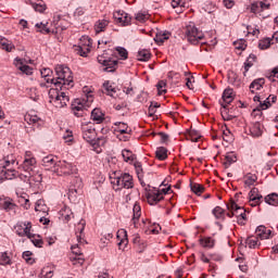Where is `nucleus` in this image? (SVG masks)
Listing matches in <instances>:
<instances>
[{
	"label": "nucleus",
	"instance_id": "obj_27",
	"mask_svg": "<svg viewBox=\"0 0 278 278\" xmlns=\"http://www.w3.org/2000/svg\"><path fill=\"white\" fill-rule=\"evenodd\" d=\"M250 134L253 138H260V136H262V124H260V122L252 124Z\"/></svg>",
	"mask_w": 278,
	"mask_h": 278
},
{
	"label": "nucleus",
	"instance_id": "obj_21",
	"mask_svg": "<svg viewBox=\"0 0 278 278\" xmlns=\"http://www.w3.org/2000/svg\"><path fill=\"white\" fill-rule=\"evenodd\" d=\"M14 66L25 75H31V73H34V70L29 65L23 64V60L18 58L14 60Z\"/></svg>",
	"mask_w": 278,
	"mask_h": 278
},
{
	"label": "nucleus",
	"instance_id": "obj_10",
	"mask_svg": "<svg viewBox=\"0 0 278 278\" xmlns=\"http://www.w3.org/2000/svg\"><path fill=\"white\" fill-rule=\"evenodd\" d=\"M15 233L20 236V238H31V224L30 222H18L15 226Z\"/></svg>",
	"mask_w": 278,
	"mask_h": 278
},
{
	"label": "nucleus",
	"instance_id": "obj_64",
	"mask_svg": "<svg viewBox=\"0 0 278 278\" xmlns=\"http://www.w3.org/2000/svg\"><path fill=\"white\" fill-rule=\"evenodd\" d=\"M118 233H124V238L121 240V242L118 243V245L121 247V244H125V247H127V231L126 230H122V231H118Z\"/></svg>",
	"mask_w": 278,
	"mask_h": 278
},
{
	"label": "nucleus",
	"instance_id": "obj_47",
	"mask_svg": "<svg viewBox=\"0 0 278 278\" xmlns=\"http://www.w3.org/2000/svg\"><path fill=\"white\" fill-rule=\"evenodd\" d=\"M41 73V77H43V79L47 81V84H51V75H53V71H51V68H42L40 71Z\"/></svg>",
	"mask_w": 278,
	"mask_h": 278
},
{
	"label": "nucleus",
	"instance_id": "obj_13",
	"mask_svg": "<svg viewBox=\"0 0 278 278\" xmlns=\"http://www.w3.org/2000/svg\"><path fill=\"white\" fill-rule=\"evenodd\" d=\"M34 166H36V157H34L31 151H26L21 168H23V170L26 173H29V170H34Z\"/></svg>",
	"mask_w": 278,
	"mask_h": 278
},
{
	"label": "nucleus",
	"instance_id": "obj_15",
	"mask_svg": "<svg viewBox=\"0 0 278 278\" xmlns=\"http://www.w3.org/2000/svg\"><path fill=\"white\" fill-rule=\"evenodd\" d=\"M266 10H270V2L267 0L255 1L251 4V12L253 14H260V12H264Z\"/></svg>",
	"mask_w": 278,
	"mask_h": 278
},
{
	"label": "nucleus",
	"instance_id": "obj_34",
	"mask_svg": "<svg viewBox=\"0 0 278 278\" xmlns=\"http://www.w3.org/2000/svg\"><path fill=\"white\" fill-rule=\"evenodd\" d=\"M28 239L33 242L34 247L42 249V244H45V242L42 241V238L39 235H34L30 232V237H28Z\"/></svg>",
	"mask_w": 278,
	"mask_h": 278
},
{
	"label": "nucleus",
	"instance_id": "obj_26",
	"mask_svg": "<svg viewBox=\"0 0 278 278\" xmlns=\"http://www.w3.org/2000/svg\"><path fill=\"white\" fill-rule=\"evenodd\" d=\"M238 162V156L236 155L235 152H227L225 155V162L224 166L225 168H229L231 164H236Z\"/></svg>",
	"mask_w": 278,
	"mask_h": 278
},
{
	"label": "nucleus",
	"instance_id": "obj_46",
	"mask_svg": "<svg viewBox=\"0 0 278 278\" xmlns=\"http://www.w3.org/2000/svg\"><path fill=\"white\" fill-rule=\"evenodd\" d=\"M256 56L255 54H250L248 60L244 63V77H247V73H249V68H251V66H253V62L255 61Z\"/></svg>",
	"mask_w": 278,
	"mask_h": 278
},
{
	"label": "nucleus",
	"instance_id": "obj_6",
	"mask_svg": "<svg viewBox=\"0 0 278 278\" xmlns=\"http://www.w3.org/2000/svg\"><path fill=\"white\" fill-rule=\"evenodd\" d=\"M90 49H92V39L88 36H81L78 46H74L75 53L81 58H88Z\"/></svg>",
	"mask_w": 278,
	"mask_h": 278
},
{
	"label": "nucleus",
	"instance_id": "obj_32",
	"mask_svg": "<svg viewBox=\"0 0 278 278\" xmlns=\"http://www.w3.org/2000/svg\"><path fill=\"white\" fill-rule=\"evenodd\" d=\"M243 179H244V186H247L248 188H251V186H253L255 181H257V175L248 173L243 177Z\"/></svg>",
	"mask_w": 278,
	"mask_h": 278
},
{
	"label": "nucleus",
	"instance_id": "obj_14",
	"mask_svg": "<svg viewBox=\"0 0 278 278\" xmlns=\"http://www.w3.org/2000/svg\"><path fill=\"white\" fill-rule=\"evenodd\" d=\"M60 161H58V157L53 155L45 156L41 161L42 166L46 168V170H51V173L55 174V169L58 168V164Z\"/></svg>",
	"mask_w": 278,
	"mask_h": 278
},
{
	"label": "nucleus",
	"instance_id": "obj_12",
	"mask_svg": "<svg viewBox=\"0 0 278 278\" xmlns=\"http://www.w3.org/2000/svg\"><path fill=\"white\" fill-rule=\"evenodd\" d=\"M228 210H231V213H227L228 218H242V220H247V211L244 207L239 206L236 202L230 203Z\"/></svg>",
	"mask_w": 278,
	"mask_h": 278
},
{
	"label": "nucleus",
	"instance_id": "obj_9",
	"mask_svg": "<svg viewBox=\"0 0 278 278\" xmlns=\"http://www.w3.org/2000/svg\"><path fill=\"white\" fill-rule=\"evenodd\" d=\"M73 173H75V167L73 164L66 161H59V164L54 169V175H58V177H64V175H73Z\"/></svg>",
	"mask_w": 278,
	"mask_h": 278
},
{
	"label": "nucleus",
	"instance_id": "obj_50",
	"mask_svg": "<svg viewBox=\"0 0 278 278\" xmlns=\"http://www.w3.org/2000/svg\"><path fill=\"white\" fill-rule=\"evenodd\" d=\"M24 119L26 121V123H28V125H36V123L40 121V117H38L37 115L26 114L24 116Z\"/></svg>",
	"mask_w": 278,
	"mask_h": 278
},
{
	"label": "nucleus",
	"instance_id": "obj_8",
	"mask_svg": "<svg viewBox=\"0 0 278 278\" xmlns=\"http://www.w3.org/2000/svg\"><path fill=\"white\" fill-rule=\"evenodd\" d=\"M83 138L86 142H94L97 140V129L94 128V124L85 123L81 125Z\"/></svg>",
	"mask_w": 278,
	"mask_h": 278
},
{
	"label": "nucleus",
	"instance_id": "obj_42",
	"mask_svg": "<svg viewBox=\"0 0 278 278\" xmlns=\"http://www.w3.org/2000/svg\"><path fill=\"white\" fill-rule=\"evenodd\" d=\"M265 203L267 205H278V194L277 193H270L265 197Z\"/></svg>",
	"mask_w": 278,
	"mask_h": 278
},
{
	"label": "nucleus",
	"instance_id": "obj_20",
	"mask_svg": "<svg viewBox=\"0 0 278 278\" xmlns=\"http://www.w3.org/2000/svg\"><path fill=\"white\" fill-rule=\"evenodd\" d=\"M147 199L150 205H156V203H160V201L164 199V195L162 194V191H154V192H149L147 194Z\"/></svg>",
	"mask_w": 278,
	"mask_h": 278
},
{
	"label": "nucleus",
	"instance_id": "obj_29",
	"mask_svg": "<svg viewBox=\"0 0 278 278\" xmlns=\"http://www.w3.org/2000/svg\"><path fill=\"white\" fill-rule=\"evenodd\" d=\"M140 216H142V208L140 204L136 202L132 207V223L136 225L137 220H140Z\"/></svg>",
	"mask_w": 278,
	"mask_h": 278
},
{
	"label": "nucleus",
	"instance_id": "obj_7",
	"mask_svg": "<svg viewBox=\"0 0 278 278\" xmlns=\"http://www.w3.org/2000/svg\"><path fill=\"white\" fill-rule=\"evenodd\" d=\"M98 62L102 66H104L103 71L104 73H114L116 71V66L118 64V61L112 60L108 56V53H103L102 55H98Z\"/></svg>",
	"mask_w": 278,
	"mask_h": 278
},
{
	"label": "nucleus",
	"instance_id": "obj_30",
	"mask_svg": "<svg viewBox=\"0 0 278 278\" xmlns=\"http://www.w3.org/2000/svg\"><path fill=\"white\" fill-rule=\"evenodd\" d=\"M250 201H252L253 203H260V201H262L263 197L262 194H260V190L257 188H252L250 193Z\"/></svg>",
	"mask_w": 278,
	"mask_h": 278
},
{
	"label": "nucleus",
	"instance_id": "obj_16",
	"mask_svg": "<svg viewBox=\"0 0 278 278\" xmlns=\"http://www.w3.org/2000/svg\"><path fill=\"white\" fill-rule=\"evenodd\" d=\"M71 250H72V253L76 255L75 257H71L74 266H83L84 257H81V249H79V244L72 245Z\"/></svg>",
	"mask_w": 278,
	"mask_h": 278
},
{
	"label": "nucleus",
	"instance_id": "obj_25",
	"mask_svg": "<svg viewBox=\"0 0 278 278\" xmlns=\"http://www.w3.org/2000/svg\"><path fill=\"white\" fill-rule=\"evenodd\" d=\"M108 25H110V20H98L94 24L96 34H101V31H105V29H108Z\"/></svg>",
	"mask_w": 278,
	"mask_h": 278
},
{
	"label": "nucleus",
	"instance_id": "obj_18",
	"mask_svg": "<svg viewBox=\"0 0 278 278\" xmlns=\"http://www.w3.org/2000/svg\"><path fill=\"white\" fill-rule=\"evenodd\" d=\"M2 168H16L18 166V162H16V156L14 154L7 155L2 161H0Z\"/></svg>",
	"mask_w": 278,
	"mask_h": 278
},
{
	"label": "nucleus",
	"instance_id": "obj_54",
	"mask_svg": "<svg viewBox=\"0 0 278 278\" xmlns=\"http://www.w3.org/2000/svg\"><path fill=\"white\" fill-rule=\"evenodd\" d=\"M35 27L38 31H40V34H51V30L47 27V24L37 23Z\"/></svg>",
	"mask_w": 278,
	"mask_h": 278
},
{
	"label": "nucleus",
	"instance_id": "obj_45",
	"mask_svg": "<svg viewBox=\"0 0 278 278\" xmlns=\"http://www.w3.org/2000/svg\"><path fill=\"white\" fill-rule=\"evenodd\" d=\"M122 157L124 162H134L136 160V155L130 150H123Z\"/></svg>",
	"mask_w": 278,
	"mask_h": 278
},
{
	"label": "nucleus",
	"instance_id": "obj_57",
	"mask_svg": "<svg viewBox=\"0 0 278 278\" xmlns=\"http://www.w3.org/2000/svg\"><path fill=\"white\" fill-rule=\"evenodd\" d=\"M235 49L244 51L247 49V41L244 39H240L239 41H235Z\"/></svg>",
	"mask_w": 278,
	"mask_h": 278
},
{
	"label": "nucleus",
	"instance_id": "obj_58",
	"mask_svg": "<svg viewBox=\"0 0 278 278\" xmlns=\"http://www.w3.org/2000/svg\"><path fill=\"white\" fill-rule=\"evenodd\" d=\"M80 226V228H78V232L80 235H77V241L79 244H81V233H84V229L86 228V222L81 220L78 224V227Z\"/></svg>",
	"mask_w": 278,
	"mask_h": 278
},
{
	"label": "nucleus",
	"instance_id": "obj_43",
	"mask_svg": "<svg viewBox=\"0 0 278 278\" xmlns=\"http://www.w3.org/2000/svg\"><path fill=\"white\" fill-rule=\"evenodd\" d=\"M190 188L194 192V194H198V197H201V194H203V192L205 191V187L197 182H191Z\"/></svg>",
	"mask_w": 278,
	"mask_h": 278
},
{
	"label": "nucleus",
	"instance_id": "obj_3",
	"mask_svg": "<svg viewBox=\"0 0 278 278\" xmlns=\"http://www.w3.org/2000/svg\"><path fill=\"white\" fill-rule=\"evenodd\" d=\"M49 99L50 103L58 110H62V108H66L68 105V101H71V98L66 92L62 91L59 87H52L49 90Z\"/></svg>",
	"mask_w": 278,
	"mask_h": 278
},
{
	"label": "nucleus",
	"instance_id": "obj_17",
	"mask_svg": "<svg viewBox=\"0 0 278 278\" xmlns=\"http://www.w3.org/2000/svg\"><path fill=\"white\" fill-rule=\"evenodd\" d=\"M113 17L117 23H121V25L127 26L131 23V16L127 14L125 11H117L113 13Z\"/></svg>",
	"mask_w": 278,
	"mask_h": 278
},
{
	"label": "nucleus",
	"instance_id": "obj_53",
	"mask_svg": "<svg viewBox=\"0 0 278 278\" xmlns=\"http://www.w3.org/2000/svg\"><path fill=\"white\" fill-rule=\"evenodd\" d=\"M213 215L215 216V218L220 219V218H225V210H223V207L220 206H216L213 210Z\"/></svg>",
	"mask_w": 278,
	"mask_h": 278
},
{
	"label": "nucleus",
	"instance_id": "obj_48",
	"mask_svg": "<svg viewBox=\"0 0 278 278\" xmlns=\"http://www.w3.org/2000/svg\"><path fill=\"white\" fill-rule=\"evenodd\" d=\"M200 244L204 249H212L214 247V239H212L210 237L208 238H204V239H200Z\"/></svg>",
	"mask_w": 278,
	"mask_h": 278
},
{
	"label": "nucleus",
	"instance_id": "obj_24",
	"mask_svg": "<svg viewBox=\"0 0 278 278\" xmlns=\"http://www.w3.org/2000/svg\"><path fill=\"white\" fill-rule=\"evenodd\" d=\"M266 84V79L256 78L250 84V91L255 94L256 90H262L263 86Z\"/></svg>",
	"mask_w": 278,
	"mask_h": 278
},
{
	"label": "nucleus",
	"instance_id": "obj_40",
	"mask_svg": "<svg viewBox=\"0 0 278 278\" xmlns=\"http://www.w3.org/2000/svg\"><path fill=\"white\" fill-rule=\"evenodd\" d=\"M155 155L157 160L164 161L166 157H168V150L164 147L157 148Z\"/></svg>",
	"mask_w": 278,
	"mask_h": 278
},
{
	"label": "nucleus",
	"instance_id": "obj_55",
	"mask_svg": "<svg viewBox=\"0 0 278 278\" xmlns=\"http://www.w3.org/2000/svg\"><path fill=\"white\" fill-rule=\"evenodd\" d=\"M159 96L166 94V81L160 80L156 85Z\"/></svg>",
	"mask_w": 278,
	"mask_h": 278
},
{
	"label": "nucleus",
	"instance_id": "obj_38",
	"mask_svg": "<svg viewBox=\"0 0 278 278\" xmlns=\"http://www.w3.org/2000/svg\"><path fill=\"white\" fill-rule=\"evenodd\" d=\"M61 216H62V218L65 220V223H68V220H71V218L74 217L73 211L71 210V207L65 206V207L61 211Z\"/></svg>",
	"mask_w": 278,
	"mask_h": 278
},
{
	"label": "nucleus",
	"instance_id": "obj_61",
	"mask_svg": "<svg viewBox=\"0 0 278 278\" xmlns=\"http://www.w3.org/2000/svg\"><path fill=\"white\" fill-rule=\"evenodd\" d=\"M23 260H25V262H26V264H34V258H31V252H29V251H25L24 253H23Z\"/></svg>",
	"mask_w": 278,
	"mask_h": 278
},
{
	"label": "nucleus",
	"instance_id": "obj_23",
	"mask_svg": "<svg viewBox=\"0 0 278 278\" xmlns=\"http://www.w3.org/2000/svg\"><path fill=\"white\" fill-rule=\"evenodd\" d=\"M271 233H273V231L270 229H267L265 226H258L256 228V236L261 240H268V238H270Z\"/></svg>",
	"mask_w": 278,
	"mask_h": 278
},
{
	"label": "nucleus",
	"instance_id": "obj_2",
	"mask_svg": "<svg viewBox=\"0 0 278 278\" xmlns=\"http://www.w3.org/2000/svg\"><path fill=\"white\" fill-rule=\"evenodd\" d=\"M111 184L116 192L118 190H131L134 188V177L128 173L121 174L119 176H116V173H114V176H111Z\"/></svg>",
	"mask_w": 278,
	"mask_h": 278
},
{
	"label": "nucleus",
	"instance_id": "obj_39",
	"mask_svg": "<svg viewBox=\"0 0 278 278\" xmlns=\"http://www.w3.org/2000/svg\"><path fill=\"white\" fill-rule=\"evenodd\" d=\"M245 244L249 247V249H257L260 245V239H257V237H249L245 240Z\"/></svg>",
	"mask_w": 278,
	"mask_h": 278
},
{
	"label": "nucleus",
	"instance_id": "obj_60",
	"mask_svg": "<svg viewBox=\"0 0 278 278\" xmlns=\"http://www.w3.org/2000/svg\"><path fill=\"white\" fill-rule=\"evenodd\" d=\"M116 51L118 55L122 58V60H127V56L129 55V53L127 52V49L123 47H117Z\"/></svg>",
	"mask_w": 278,
	"mask_h": 278
},
{
	"label": "nucleus",
	"instance_id": "obj_44",
	"mask_svg": "<svg viewBox=\"0 0 278 278\" xmlns=\"http://www.w3.org/2000/svg\"><path fill=\"white\" fill-rule=\"evenodd\" d=\"M12 265V260L8 255V252L0 253V266H10Z\"/></svg>",
	"mask_w": 278,
	"mask_h": 278
},
{
	"label": "nucleus",
	"instance_id": "obj_19",
	"mask_svg": "<svg viewBox=\"0 0 278 278\" xmlns=\"http://www.w3.org/2000/svg\"><path fill=\"white\" fill-rule=\"evenodd\" d=\"M103 88L105 90V94L112 97V99H117L118 92H121V89L114 87V84L110 83V80H106L103 84Z\"/></svg>",
	"mask_w": 278,
	"mask_h": 278
},
{
	"label": "nucleus",
	"instance_id": "obj_59",
	"mask_svg": "<svg viewBox=\"0 0 278 278\" xmlns=\"http://www.w3.org/2000/svg\"><path fill=\"white\" fill-rule=\"evenodd\" d=\"M136 21L139 23H144L146 21H149V14L139 12L136 14Z\"/></svg>",
	"mask_w": 278,
	"mask_h": 278
},
{
	"label": "nucleus",
	"instance_id": "obj_41",
	"mask_svg": "<svg viewBox=\"0 0 278 278\" xmlns=\"http://www.w3.org/2000/svg\"><path fill=\"white\" fill-rule=\"evenodd\" d=\"M35 212H42V214H47V212H49L47 204H45V200H38L36 202Z\"/></svg>",
	"mask_w": 278,
	"mask_h": 278
},
{
	"label": "nucleus",
	"instance_id": "obj_31",
	"mask_svg": "<svg viewBox=\"0 0 278 278\" xmlns=\"http://www.w3.org/2000/svg\"><path fill=\"white\" fill-rule=\"evenodd\" d=\"M91 118L99 125L103 123L104 117H103V112L100 111V109H93L91 111Z\"/></svg>",
	"mask_w": 278,
	"mask_h": 278
},
{
	"label": "nucleus",
	"instance_id": "obj_1",
	"mask_svg": "<svg viewBox=\"0 0 278 278\" xmlns=\"http://www.w3.org/2000/svg\"><path fill=\"white\" fill-rule=\"evenodd\" d=\"M55 75L56 77L51 79V84H53L54 88H60V90L66 88V86L73 88V72H71L68 66L56 65Z\"/></svg>",
	"mask_w": 278,
	"mask_h": 278
},
{
	"label": "nucleus",
	"instance_id": "obj_4",
	"mask_svg": "<svg viewBox=\"0 0 278 278\" xmlns=\"http://www.w3.org/2000/svg\"><path fill=\"white\" fill-rule=\"evenodd\" d=\"M92 94L88 93L83 99H76L72 103V112L77 118H81L84 116V111L88 110L92 103Z\"/></svg>",
	"mask_w": 278,
	"mask_h": 278
},
{
	"label": "nucleus",
	"instance_id": "obj_56",
	"mask_svg": "<svg viewBox=\"0 0 278 278\" xmlns=\"http://www.w3.org/2000/svg\"><path fill=\"white\" fill-rule=\"evenodd\" d=\"M53 277V270L49 267H43L40 273V278H51Z\"/></svg>",
	"mask_w": 278,
	"mask_h": 278
},
{
	"label": "nucleus",
	"instance_id": "obj_52",
	"mask_svg": "<svg viewBox=\"0 0 278 278\" xmlns=\"http://www.w3.org/2000/svg\"><path fill=\"white\" fill-rule=\"evenodd\" d=\"M222 108L223 110L220 112L224 121H233V115H229V113L227 112V104L222 103Z\"/></svg>",
	"mask_w": 278,
	"mask_h": 278
},
{
	"label": "nucleus",
	"instance_id": "obj_33",
	"mask_svg": "<svg viewBox=\"0 0 278 278\" xmlns=\"http://www.w3.org/2000/svg\"><path fill=\"white\" fill-rule=\"evenodd\" d=\"M170 38V33L168 31H159L156 33V36L154 37L155 42L159 45H162L164 40H168Z\"/></svg>",
	"mask_w": 278,
	"mask_h": 278
},
{
	"label": "nucleus",
	"instance_id": "obj_5",
	"mask_svg": "<svg viewBox=\"0 0 278 278\" xmlns=\"http://www.w3.org/2000/svg\"><path fill=\"white\" fill-rule=\"evenodd\" d=\"M185 36L191 45H199V40H203V31L199 30L194 24L187 25Z\"/></svg>",
	"mask_w": 278,
	"mask_h": 278
},
{
	"label": "nucleus",
	"instance_id": "obj_37",
	"mask_svg": "<svg viewBox=\"0 0 278 278\" xmlns=\"http://www.w3.org/2000/svg\"><path fill=\"white\" fill-rule=\"evenodd\" d=\"M2 173H4L5 179H15V177H18V172H16V169H14V167H9V168L2 170Z\"/></svg>",
	"mask_w": 278,
	"mask_h": 278
},
{
	"label": "nucleus",
	"instance_id": "obj_22",
	"mask_svg": "<svg viewBox=\"0 0 278 278\" xmlns=\"http://www.w3.org/2000/svg\"><path fill=\"white\" fill-rule=\"evenodd\" d=\"M235 97L236 94H233V89H225L222 96L223 102H220V104L224 103V105H229V103L233 101Z\"/></svg>",
	"mask_w": 278,
	"mask_h": 278
},
{
	"label": "nucleus",
	"instance_id": "obj_63",
	"mask_svg": "<svg viewBox=\"0 0 278 278\" xmlns=\"http://www.w3.org/2000/svg\"><path fill=\"white\" fill-rule=\"evenodd\" d=\"M270 97L266 98L264 101L261 102V109L262 110H268L270 108Z\"/></svg>",
	"mask_w": 278,
	"mask_h": 278
},
{
	"label": "nucleus",
	"instance_id": "obj_28",
	"mask_svg": "<svg viewBox=\"0 0 278 278\" xmlns=\"http://www.w3.org/2000/svg\"><path fill=\"white\" fill-rule=\"evenodd\" d=\"M0 49H3L4 51H7L8 53L14 51L15 47L12 42H10V40H8L7 38H1L0 37Z\"/></svg>",
	"mask_w": 278,
	"mask_h": 278
},
{
	"label": "nucleus",
	"instance_id": "obj_11",
	"mask_svg": "<svg viewBox=\"0 0 278 278\" xmlns=\"http://www.w3.org/2000/svg\"><path fill=\"white\" fill-rule=\"evenodd\" d=\"M0 210L8 212L9 214H16V210H18V205L14 203V200L8 197H0Z\"/></svg>",
	"mask_w": 278,
	"mask_h": 278
},
{
	"label": "nucleus",
	"instance_id": "obj_35",
	"mask_svg": "<svg viewBox=\"0 0 278 278\" xmlns=\"http://www.w3.org/2000/svg\"><path fill=\"white\" fill-rule=\"evenodd\" d=\"M151 59V52L149 50H140L137 54L139 62H149Z\"/></svg>",
	"mask_w": 278,
	"mask_h": 278
},
{
	"label": "nucleus",
	"instance_id": "obj_51",
	"mask_svg": "<svg viewBox=\"0 0 278 278\" xmlns=\"http://www.w3.org/2000/svg\"><path fill=\"white\" fill-rule=\"evenodd\" d=\"M189 136L191 139V142H199L200 138H201V132L197 129H191L189 131Z\"/></svg>",
	"mask_w": 278,
	"mask_h": 278
},
{
	"label": "nucleus",
	"instance_id": "obj_36",
	"mask_svg": "<svg viewBox=\"0 0 278 278\" xmlns=\"http://www.w3.org/2000/svg\"><path fill=\"white\" fill-rule=\"evenodd\" d=\"M115 126L117 127L116 129L117 134H131L129 126H127V124L123 122L115 123Z\"/></svg>",
	"mask_w": 278,
	"mask_h": 278
},
{
	"label": "nucleus",
	"instance_id": "obj_62",
	"mask_svg": "<svg viewBox=\"0 0 278 278\" xmlns=\"http://www.w3.org/2000/svg\"><path fill=\"white\" fill-rule=\"evenodd\" d=\"M63 140H65V142H73V131H65L63 135Z\"/></svg>",
	"mask_w": 278,
	"mask_h": 278
},
{
	"label": "nucleus",
	"instance_id": "obj_49",
	"mask_svg": "<svg viewBox=\"0 0 278 278\" xmlns=\"http://www.w3.org/2000/svg\"><path fill=\"white\" fill-rule=\"evenodd\" d=\"M270 45H273V41L270 40V37H268V38H265L263 40H260L258 48L262 51H265V49H269L270 48Z\"/></svg>",
	"mask_w": 278,
	"mask_h": 278
}]
</instances>
